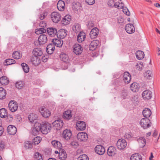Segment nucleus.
Segmentation results:
<instances>
[{"mask_svg":"<svg viewBox=\"0 0 160 160\" xmlns=\"http://www.w3.org/2000/svg\"><path fill=\"white\" fill-rule=\"evenodd\" d=\"M52 124L55 129L57 130H60L62 127L63 122L62 120L61 119L57 120L52 122Z\"/></svg>","mask_w":160,"mask_h":160,"instance_id":"nucleus-8","label":"nucleus"},{"mask_svg":"<svg viewBox=\"0 0 160 160\" xmlns=\"http://www.w3.org/2000/svg\"><path fill=\"white\" fill-rule=\"evenodd\" d=\"M48 39L47 36L45 34H41L39 37L38 39V41L36 42L38 46L42 44H44L46 43ZM34 43H35L36 42Z\"/></svg>","mask_w":160,"mask_h":160,"instance_id":"nucleus-4","label":"nucleus"},{"mask_svg":"<svg viewBox=\"0 0 160 160\" xmlns=\"http://www.w3.org/2000/svg\"><path fill=\"white\" fill-rule=\"evenodd\" d=\"M123 80L125 83H128L131 80V76L129 73L127 72L124 73Z\"/></svg>","mask_w":160,"mask_h":160,"instance_id":"nucleus-22","label":"nucleus"},{"mask_svg":"<svg viewBox=\"0 0 160 160\" xmlns=\"http://www.w3.org/2000/svg\"><path fill=\"white\" fill-rule=\"evenodd\" d=\"M60 59L64 62H69V57L68 55L64 53H62L60 55Z\"/></svg>","mask_w":160,"mask_h":160,"instance_id":"nucleus-38","label":"nucleus"},{"mask_svg":"<svg viewBox=\"0 0 160 160\" xmlns=\"http://www.w3.org/2000/svg\"><path fill=\"white\" fill-rule=\"evenodd\" d=\"M76 127L77 130H84L86 128V124L84 122L78 121L76 123Z\"/></svg>","mask_w":160,"mask_h":160,"instance_id":"nucleus-12","label":"nucleus"},{"mask_svg":"<svg viewBox=\"0 0 160 160\" xmlns=\"http://www.w3.org/2000/svg\"><path fill=\"white\" fill-rule=\"evenodd\" d=\"M0 82L2 85H6L8 84L9 81L6 76H3L0 78Z\"/></svg>","mask_w":160,"mask_h":160,"instance_id":"nucleus-41","label":"nucleus"},{"mask_svg":"<svg viewBox=\"0 0 160 160\" xmlns=\"http://www.w3.org/2000/svg\"><path fill=\"white\" fill-rule=\"evenodd\" d=\"M51 128V125L48 122H42L41 132L43 134H47L50 131Z\"/></svg>","mask_w":160,"mask_h":160,"instance_id":"nucleus-1","label":"nucleus"},{"mask_svg":"<svg viewBox=\"0 0 160 160\" xmlns=\"http://www.w3.org/2000/svg\"><path fill=\"white\" fill-rule=\"evenodd\" d=\"M51 19L53 22L55 23L58 22L61 19V14L58 12H52L50 15Z\"/></svg>","mask_w":160,"mask_h":160,"instance_id":"nucleus-2","label":"nucleus"},{"mask_svg":"<svg viewBox=\"0 0 160 160\" xmlns=\"http://www.w3.org/2000/svg\"><path fill=\"white\" fill-rule=\"evenodd\" d=\"M136 58L139 60H141L144 58V53L141 51L138 50L136 52Z\"/></svg>","mask_w":160,"mask_h":160,"instance_id":"nucleus-40","label":"nucleus"},{"mask_svg":"<svg viewBox=\"0 0 160 160\" xmlns=\"http://www.w3.org/2000/svg\"><path fill=\"white\" fill-rule=\"evenodd\" d=\"M78 160H89L88 156L86 154H83L80 156L78 158Z\"/></svg>","mask_w":160,"mask_h":160,"instance_id":"nucleus-55","label":"nucleus"},{"mask_svg":"<svg viewBox=\"0 0 160 160\" xmlns=\"http://www.w3.org/2000/svg\"><path fill=\"white\" fill-rule=\"evenodd\" d=\"M142 97L144 100H149L152 96V92L149 90L144 91L142 94Z\"/></svg>","mask_w":160,"mask_h":160,"instance_id":"nucleus-11","label":"nucleus"},{"mask_svg":"<svg viewBox=\"0 0 160 160\" xmlns=\"http://www.w3.org/2000/svg\"><path fill=\"white\" fill-rule=\"evenodd\" d=\"M86 38V34L84 32H80L77 36V41L79 42H81L84 41Z\"/></svg>","mask_w":160,"mask_h":160,"instance_id":"nucleus-29","label":"nucleus"},{"mask_svg":"<svg viewBox=\"0 0 160 160\" xmlns=\"http://www.w3.org/2000/svg\"><path fill=\"white\" fill-rule=\"evenodd\" d=\"M28 118L30 122L32 123L37 119L38 116L35 114L32 113L29 115Z\"/></svg>","mask_w":160,"mask_h":160,"instance_id":"nucleus-42","label":"nucleus"},{"mask_svg":"<svg viewBox=\"0 0 160 160\" xmlns=\"http://www.w3.org/2000/svg\"><path fill=\"white\" fill-rule=\"evenodd\" d=\"M12 57L15 59H19L22 56V54L20 51H15L12 54Z\"/></svg>","mask_w":160,"mask_h":160,"instance_id":"nucleus-44","label":"nucleus"},{"mask_svg":"<svg viewBox=\"0 0 160 160\" xmlns=\"http://www.w3.org/2000/svg\"><path fill=\"white\" fill-rule=\"evenodd\" d=\"M123 12L127 15L129 16L130 15V12L128 9L127 8H123L122 10Z\"/></svg>","mask_w":160,"mask_h":160,"instance_id":"nucleus-59","label":"nucleus"},{"mask_svg":"<svg viewBox=\"0 0 160 160\" xmlns=\"http://www.w3.org/2000/svg\"><path fill=\"white\" fill-rule=\"evenodd\" d=\"M127 143L125 139H120L117 142V146L119 150H123L126 147Z\"/></svg>","mask_w":160,"mask_h":160,"instance_id":"nucleus-5","label":"nucleus"},{"mask_svg":"<svg viewBox=\"0 0 160 160\" xmlns=\"http://www.w3.org/2000/svg\"><path fill=\"white\" fill-rule=\"evenodd\" d=\"M47 31L48 34L51 37H54L57 35V30L54 28H48Z\"/></svg>","mask_w":160,"mask_h":160,"instance_id":"nucleus-19","label":"nucleus"},{"mask_svg":"<svg viewBox=\"0 0 160 160\" xmlns=\"http://www.w3.org/2000/svg\"><path fill=\"white\" fill-rule=\"evenodd\" d=\"M99 33V30L96 28H93L92 29L89 35L91 39H94L98 36Z\"/></svg>","mask_w":160,"mask_h":160,"instance_id":"nucleus-18","label":"nucleus"},{"mask_svg":"<svg viewBox=\"0 0 160 160\" xmlns=\"http://www.w3.org/2000/svg\"><path fill=\"white\" fill-rule=\"evenodd\" d=\"M95 150L96 153L100 155H103L105 152V148L101 145H97L95 148Z\"/></svg>","mask_w":160,"mask_h":160,"instance_id":"nucleus-14","label":"nucleus"},{"mask_svg":"<svg viewBox=\"0 0 160 160\" xmlns=\"http://www.w3.org/2000/svg\"><path fill=\"white\" fill-rule=\"evenodd\" d=\"M15 61L12 59H7L5 60V62L7 65L15 63Z\"/></svg>","mask_w":160,"mask_h":160,"instance_id":"nucleus-52","label":"nucleus"},{"mask_svg":"<svg viewBox=\"0 0 160 160\" xmlns=\"http://www.w3.org/2000/svg\"><path fill=\"white\" fill-rule=\"evenodd\" d=\"M114 6L119 9H121L123 8L124 6V4L122 2L120 3L119 2H117L114 4Z\"/></svg>","mask_w":160,"mask_h":160,"instance_id":"nucleus-54","label":"nucleus"},{"mask_svg":"<svg viewBox=\"0 0 160 160\" xmlns=\"http://www.w3.org/2000/svg\"><path fill=\"white\" fill-rule=\"evenodd\" d=\"M130 88L132 91L135 92L139 89V86L137 83L133 82L131 84Z\"/></svg>","mask_w":160,"mask_h":160,"instance_id":"nucleus-37","label":"nucleus"},{"mask_svg":"<svg viewBox=\"0 0 160 160\" xmlns=\"http://www.w3.org/2000/svg\"><path fill=\"white\" fill-rule=\"evenodd\" d=\"M54 49V44H50L47 46L46 51L48 54H51L53 53Z\"/></svg>","mask_w":160,"mask_h":160,"instance_id":"nucleus-34","label":"nucleus"},{"mask_svg":"<svg viewBox=\"0 0 160 160\" xmlns=\"http://www.w3.org/2000/svg\"><path fill=\"white\" fill-rule=\"evenodd\" d=\"M39 26L42 28H45L46 26V23L45 22L42 21L39 23Z\"/></svg>","mask_w":160,"mask_h":160,"instance_id":"nucleus-63","label":"nucleus"},{"mask_svg":"<svg viewBox=\"0 0 160 160\" xmlns=\"http://www.w3.org/2000/svg\"><path fill=\"white\" fill-rule=\"evenodd\" d=\"M71 112V110H68L65 111L63 115V118L66 120L70 119L72 116Z\"/></svg>","mask_w":160,"mask_h":160,"instance_id":"nucleus-31","label":"nucleus"},{"mask_svg":"<svg viewBox=\"0 0 160 160\" xmlns=\"http://www.w3.org/2000/svg\"><path fill=\"white\" fill-rule=\"evenodd\" d=\"M71 20V17L69 15H66L62 19V24L66 25L69 24Z\"/></svg>","mask_w":160,"mask_h":160,"instance_id":"nucleus-21","label":"nucleus"},{"mask_svg":"<svg viewBox=\"0 0 160 160\" xmlns=\"http://www.w3.org/2000/svg\"><path fill=\"white\" fill-rule=\"evenodd\" d=\"M4 148V145L2 142H0V151L3 150Z\"/></svg>","mask_w":160,"mask_h":160,"instance_id":"nucleus-64","label":"nucleus"},{"mask_svg":"<svg viewBox=\"0 0 160 160\" xmlns=\"http://www.w3.org/2000/svg\"><path fill=\"white\" fill-rule=\"evenodd\" d=\"M21 65L25 73L28 72L29 70V67L28 65L25 63H22Z\"/></svg>","mask_w":160,"mask_h":160,"instance_id":"nucleus-49","label":"nucleus"},{"mask_svg":"<svg viewBox=\"0 0 160 160\" xmlns=\"http://www.w3.org/2000/svg\"><path fill=\"white\" fill-rule=\"evenodd\" d=\"M80 26L78 24H75L72 27V28L73 31L77 33L80 30Z\"/></svg>","mask_w":160,"mask_h":160,"instance_id":"nucleus-48","label":"nucleus"},{"mask_svg":"<svg viewBox=\"0 0 160 160\" xmlns=\"http://www.w3.org/2000/svg\"><path fill=\"white\" fill-rule=\"evenodd\" d=\"M152 112L150 110L147 108H145L142 111L143 116L146 118H148L151 115Z\"/></svg>","mask_w":160,"mask_h":160,"instance_id":"nucleus-33","label":"nucleus"},{"mask_svg":"<svg viewBox=\"0 0 160 160\" xmlns=\"http://www.w3.org/2000/svg\"><path fill=\"white\" fill-rule=\"evenodd\" d=\"M59 158L61 160H65L67 158L66 152L62 148L59 150Z\"/></svg>","mask_w":160,"mask_h":160,"instance_id":"nucleus-26","label":"nucleus"},{"mask_svg":"<svg viewBox=\"0 0 160 160\" xmlns=\"http://www.w3.org/2000/svg\"><path fill=\"white\" fill-rule=\"evenodd\" d=\"M34 158L38 160H43L42 155L38 152H35L34 155Z\"/></svg>","mask_w":160,"mask_h":160,"instance_id":"nucleus-53","label":"nucleus"},{"mask_svg":"<svg viewBox=\"0 0 160 160\" xmlns=\"http://www.w3.org/2000/svg\"><path fill=\"white\" fill-rule=\"evenodd\" d=\"M42 126V123L35 122L32 130V134L34 135H37L40 131L41 132Z\"/></svg>","mask_w":160,"mask_h":160,"instance_id":"nucleus-6","label":"nucleus"},{"mask_svg":"<svg viewBox=\"0 0 160 160\" xmlns=\"http://www.w3.org/2000/svg\"><path fill=\"white\" fill-rule=\"evenodd\" d=\"M151 122L148 118H143L140 121V124L141 126L144 129L147 128L149 127Z\"/></svg>","mask_w":160,"mask_h":160,"instance_id":"nucleus-3","label":"nucleus"},{"mask_svg":"<svg viewBox=\"0 0 160 160\" xmlns=\"http://www.w3.org/2000/svg\"><path fill=\"white\" fill-rule=\"evenodd\" d=\"M86 2L88 4L92 5L95 2V0H86Z\"/></svg>","mask_w":160,"mask_h":160,"instance_id":"nucleus-60","label":"nucleus"},{"mask_svg":"<svg viewBox=\"0 0 160 160\" xmlns=\"http://www.w3.org/2000/svg\"><path fill=\"white\" fill-rule=\"evenodd\" d=\"M1 121L0 119V136L4 132V128L1 125Z\"/></svg>","mask_w":160,"mask_h":160,"instance_id":"nucleus-62","label":"nucleus"},{"mask_svg":"<svg viewBox=\"0 0 160 160\" xmlns=\"http://www.w3.org/2000/svg\"><path fill=\"white\" fill-rule=\"evenodd\" d=\"M24 82L22 81H18L15 84L16 87L18 89H21L24 86Z\"/></svg>","mask_w":160,"mask_h":160,"instance_id":"nucleus-50","label":"nucleus"},{"mask_svg":"<svg viewBox=\"0 0 160 160\" xmlns=\"http://www.w3.org/2000/svg\"><path fill=\"white\" fill-rule=\"evenodd\" d=\"M57 7L59 10L61 11H63L65 8L64 2L62 0H59L57 3Z\"/></svg>","mask_w":160,"mask_h":160,"instance_id":"nucleus-27","label":"nucleus"},{"mask_svg":"<svg viewBox=\"0 0 160 160\" xmlns=\"http://www.w3.org/2000/svg\"><path fill=\"white\" fill-rule=\"evenodd\" d=\"M143 67V64L142 62H141L139 63H138L136 65V68L138 70L141 71L142 70V68Z\"/></svg>","mask_w":160,"mask_h":160,"instance_id":"nucleus-56","label":"nucleus"},{"mask_svg":"<svg viewBox=\"0 0 160 160\" xmlns=\"http://www.w3.org/2000/svg\"><path fill=\"white\" fill-rule=\"evenodd\" d=\"M125 29L127 33L131 34L134 32L135 29L133 24H127L125 27Z\"/></svg>","mask_w":160,"mask_h":160,"instance_id":"nucleus-15","label":"nucleus"},{"mask_svg":"<svg viewBox=\"0 0 160 160\" xmlns=\"http://www.w3.org/2000/svg\"><path fill=\"white\" fill-rule=\"evenodd\" d=\"M99 44V42L98 40H93L89 45L90 49L91 50H95Z\"/></svg>","mask_w":160,"mask_h":160,"instance_id":"nucleus-24","label":"nucleus"},{"mask_svg":"<svg viewBox=\"0 0 160 160\" xmlns=\"http://www.w3.org/2000/svg\"><path fill=\"white\" fill-rule=\"evenodd\" d=\"M131 160H142L141 155L138 153H135L132 154L131 157Z\"/></svg>","mask_w":160,"mask_h":160,"instance_id":"nucleus-35","label":"nucleus"},{"mask_svg":"<svg viewBox=\"0 0 160 160\" xmlns=\"http://www.w3.org/2000/svg\"><path fill=\"white\" fill-rule=\"evenodd\" d=\"M144 74L145 77L148 79L151 78L152 76V72L150 70L146 72Z\"/></svg>","mask_w":160,"mask_h":160,"instance_id":"nucleus-51","label":"nucleus"},{"mask_svg":"<svg viewBox=\"0 0 160 160\" xmlns=\"http://www.w3.org/2000/svg\"><path fill=\"white\" fill-rule=\"evenodd\" d=\"M17 128L14 126L9 125L7 128V131L8 133L11 135H14L17 132Z\"/></svg>","mask_w":160,"mask_h":160,"instance_id":"nucleus-17","label":"nucleus"},{"mask_svg":"<svg viewBox=\"0 0 160 160\" xmlns=\"http://www.w3.org/2000/svg\"><path fill=\"white\" fill-rule=\"evenodd\" d=\"M115 3H114V1L113 0H110L108 1L107 2V4L108 6L110 7H113V6H114V4Z\"/></svg>","mask_w":160,"mask_h":160,"instance_id":"nucleus-58","label":"nucleus"},{"mask_svg":"<svg viewBox=\"0 0 160 160\" xmlns=\"http://www.w3.org/2000/svg\"><path fill=\"white\" fill-rule=\"evenodd\" d=\"M48 15V12H43V13H42L40 14V19L41 20H43Z\"/></svg>","mask_w":160,"mask_h":160,"instance_id":"nucleus-57","label":"nucleus"},{"mask_svg":"<svg viewBox=\"0 0 160 160\" xmlns=\"http://www.w3.org/2000/svg\"><path fill=\"white\" fill-rule=\"evenodd\" d=\"M8 107L9 109L12 112H14L17 110L18 106L16 102L11 101L8 104Z\"/></svg>","mask_w":160,"mask_h":160,"instance_id":"nucleus-9","label":"nucleus"},{"mask_svg":"<svg viewBox=\"0 0 160 160\" xmlns=\"http://www.w3.org/2000/svg\"><path fill=\"white\" fill-rule=\"evenodd\" d=\"M39 111L42 116L45 118H48L51 115L50 112L44 107H41L39 109Z\"/></svg>","mask_w":160,"mask_h":160,"instance_id":"nucleus-7","label":"nucleus"},{"mask_svg":"<svg viewBox=\"0 0 160 160\" xmlns=\"http://www.w3.org/2000/svg\"><path fill=\"white\" fill-rule=\"evenodd\" d=\"M52 42L56 46L59 47H62L63 43L62 40L58 38L52 39Z\"/></svg>","mask_w":160,"mask_h":160,"instance_id":"nucleus-23","label":"nucleus"},{"mask_svg":"<svg viewBox=\"0 0 160 160\" xmlns=\"http://www.w3.org/2000/svg\"><path fill=\"white\" fill-rule=\"evenodd\" d=\"M138 141L141 148L143 147L146 144V140L143 137H140L138 139Z\"/></svg>","mask_w":160,"mask_h":160,"instance_id":"nucleus-39","label":"nucleus"},{"mask_svg":"<svg viewBox=\"0 0 160 160\" xmlns=\"http://www.w3.org/2000/svg\"><path fill=\"white\" fill-rule=\"evenodd\" d=\"M63 138L67 140H69L72 136L71 131L69 129H66L63 132Z\"/></svg>","mask_w":160,"mask_h":160,"instance_id":"nucleus-16","label":"nucleus"},{"mask_svg":"<svg viewBox=\"0 0 160 160\" xmlns=\"http://www.w3.org/2000/svg\"><path fill=\"white\" fill-rule=\"evenodd\" d=\"M24 146L26 149H31L32 147V144L30 141H27L25 142Z\"/></svg>","mask_w":160,"mask_h":160,"instance_id":"nucleus-47","label":"nucleus"},{"mask_svg":"<svg viewBox=\"0 0 160 160\" xmlns=\"http://www.w3.org/2000/svg\"><path fill=\"white\" fill-rule=\"evenodd\" d=\"M42 138L40 137H36L32 140V143L35 145L38 144L40 142Z\"/></svg>","mask_w":160,"mask_h":160,"instance_id":"nucleus-46","label":"nucleus"},{"mask_svg":"<svg viewBox=\"0 0 160 160\" xmlns=\"http://www.w3.org/2000/svg\"><path fill=\"white\" fill-rule=\"evenodd\" d=\"M72 8L74 11H78L80 9L81 4L78 2H74L72 3Z\"/></svg>","mask_w":160,"mask_h":160,"instance_id":"nucleus-36","label":"nucleus"},{"mask_svg":"<svg viewBox=\"0 0 160 160\" xmlns=\"http://www.w3.org/2000/svg\"><path fill=\"white\" fill-rule=\"evenodd\" d=\"M116 149L112 146H110L107 151V153L109 156H113L116 153Z\"/></svg>","mask_w":160,"mask_h":160,"instance_id":"nucleus-30","label":"nucleus"},{"mask_svg":"<svg viewBox=\"0 0 160 160\" xmlns=\"http://www.w3.org/2000/svg\"><path fill=\"white\" fill-rule=\"evenodd\" d=\"M73 48V51L76 55L80 54L82 52V48L79 44H76L74 45Z\"/></svg>","mask_w":160,"mask_h":160,"instance_id":"nucleus-13","label":"nucleus"},{"mask_svg":"<svg viewBox=\"0 0 160 160\" xmlns=\"http://www.w3.org/2000/svg\"><path fill=\"white\" fill-rule=\"evenodd\" d=\"M6 94V90L3 88L0 87V99H4Z\"/></svg>","mask_w":160,"mask_h":160,"instance_id":"nucleus-43","label":"nucleus"},{"mask_svg":"<svg viewBox=\"0 0 160 160\" xmlns=\"http://www.w3.org/2000/svg\"><path fill=\"white\" fill-rule=\"evenodd\" d=\"M32 64L35 66L38 65L41 62L40 59L37 57H32L31 59Z\"/></svg>","mask_w":160,"mask_h":160,"instance_id":"nucleus-32","label":"nucleus"},{"mask_svg":"<svg viewBox=\"0 0 160 160\" xmlns=\"http://www.w3.org/2000/svg\"><path fill=\"white\" fill-rule=\"evenodd\" d=\"M77 138L80 141H85L88 138V134L85 132H79L77 135Z\"/></svg>","mask_w":160,"mask_h":160,"instance_id":"nucleus-10","label":"nucleus"},{"mask_svg":"<svg viewBox=\"0 0 160 160\" xmlns=\"http://www.w3.org/2000/svg\"><path fill=\"white\" fill-rule=\"evenodd\" d=\"M124 137L127 139H130L132 137L131 134V133H126L124 136Z\"/></svg>","mask_w":160,"mask_h":160,"instance_id":"nucleus-61","label":"nucleus"},{"mask_svg":"<svg viewBox=\"0 0 160 160\" xmlns=\"http://www.w3.org/2000/svg\"><path fill=\"white\" fill-rule=\"evenodd\" d=\"M66 30L64 29H61L57 31V36L58 38H64L67 35Z\"/></svg>","mask_w":160,"mask_h":160,"instance_id":"nucleus-20","label":"nucleus"},{"mask_svg":"<svg viewBox=\"0 0 160 160\" xmlns=\"http://www.w3.org/2000/svg\"><path fill=\"white\" fill-rule=\"evenodd\" d=\"M7 115L6 110L2 108L0 109V116L2 118H4L6 117Z\"/></svg>","mask_w":160,"mask_h":160,"instance_id":"nucleus-45","label":"nucleus"},{"mask_svg":"<svg viewBox=\"0 0 160 160\" xmlns=\"http://www.w3.org/2000/svg\"><path fill=\"white\" fill-rule=\"evenodd\" d=\"M51 144L55 148L58 150L62 149V145L61 142L57 140H53L51 142Z\"/></svg>","mask_w":160,"mask_h":160,"instance_id":"nucleus-28","label":"nucleus"},{"mask_svg":"<svg viewBox=\"0 0 160 160\" xmlns=\"http://www.w3.org/2000/svg\"><path fill=\"white\" fill-rule=\"evenodd\" d=\"M32 53L34 56H41L42 54V51L40 48H35L33 51Z\"/></svg>","mask_w":160,"mask_h":160,"instance_id":"nucleus-25","label":"nucleus"}]
</instances>
